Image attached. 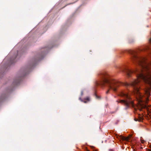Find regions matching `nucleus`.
<instances>
[{
  "instance_id": "nucleus-1",
  "label": "nucleus",
  "mask_w": 151,
  "mask_h": 151,
  "mask_svg": "<svg viewBox=\"0 0 151 151\" xmlns=\"http://www.w3.org/2000/svg\"><path fill=\"white\" fill-rule=\"evenodd\" d=\"M98 76L100 80L96 82V85L104 86L106 84L109 89L114 92L116 91L118 88L121 84L120 82L111 78L106 72H100L98 74Z\"/></svg>"
},
{
  "instance_id": "nucleus-2",
  "label": "nucleus",
  "mask_w": 151,
  "mask_h": 151,
  "mask_svg": "<svg viewBox=\"0 0 151 151\" xmlns=\"http://www.w3.org/2000/svg\"><path fill=\"white\" fill-rule=\"evenodd\" d=\"M118 95L123 98L124 99L117 100V102L124 104L126 106V109L132 107L134 108V109H136L133 101L131 99L129 96L126 92L124 91H122Z\"/></svg>"
},
{
  "instance_id": "nucleus-3",
  "label": "nucleus",
  "mask_w": 151,
  "mask_h": 151,
  "mask_svg": "<svg viewBox=\"0 0 151 151\" xmlns=\"http://www.w3.org/2000/svg\"><path fill=\"white\" fill-rule=\"evenodd\" d=\"M35 64V62L33 64H32L31 65V66H30V67H29V68L25 69L22 72V75L21 76L22 77L25 75H26V74L28 73V71Z\"/></svg>"
},
{
  "instance_id": "nucleus-4",
  "label": "nucleus",
  "mask_w": 151,
  "mask_h": 151,
  "mask_svg": "<svg viewBox=\"0 0 151 151\" xmlns=\"http://www.w3.org/2000/svg\"><path fill=\"white\" fill-rule=\"evenodd\" d=\"M142 119H143L142 117V116H141L140 115H139V117H138V119L135 118L134 119V120L135 121H138L139 122L142 121Z\"/></svg>"
},
{
  "instance_id": "nucleus-5",
  "label": "nucleus",
  "mask_w": 151,
  "mask_h": 151,
  "mask_svg": "<svg viewBox=\"0 0 151 151\" xmlns=\"http://www.w3.org/2000/svg\"><path fill=\"white\" fill-rule=\"evenodd\" d=\"M81 101L84 103H86L90 101V98L89 97H87L83 100H81Z\"/></svg>"
},
{
  "instance_id": "nucleus-6",
  "label": "nucleus",
  "mask_w": 151,
  "mask_h": 151,
  "mask_svg": "<svg viewBox=\"0 0 151 151\" xmlns=\"http://www.w3.org/2000/svg\"><path fill=\"white\" fill-rule=\"evenodd\" d=\"M128 42L129 43H133L134 41V40L132 38H129L128 40Z\"/></svg>"
},
{
  "instance_id": "nucleus-7",
  "label": "nucleus",
  "mask_w": 151,
  "mask_h": 151,
  "mask_svg": "<svg viewBox=\"0 0 151 151\" xmlns=\"http://www.w3.org/2000/svg\"><path fill=\"white\" fill-rule=\"evenodd\" d=\"M120 139L122 140H128L129 139V138L123 136H119Z\"/></svg>"
},
{
  "instance_id": "nucleus-8",
  "label": "nucleus",
  "mask_w": 151,
  "mask_h": 151,
  "mask_svg": "<svg viewBox=\"0 0 151 151\" xmlns=\"http://www.w3.org/2000/svg\"><path fill=\"white\" fill-rule=\"evenodd\" d=\"M6 95L4 94L2 95L1 98V100L0 101H1L2 100H3L6 97Z\"/></svg>"
},
{
  "instance_id": "nucleus-9",
  "label": "nucleus",
  "mask_w": 151,
  "mask_h": 151,
  "mask_svg": "<svg viewBox=\"0 0 151 151\" xmlns=\"http://www.w3.org/2000/svg\"><path fill=\"white\" fill-rule=\"evenodd\" d=\"M20 82V80H18L16 81H14V84H15V85H17Z\"/></svg>"
},
{
  "instance_id": "nucleus-10",
  "label": "nucleus",
  "mask_w": 151,
  "mask_h": 151,
  "mask_svg": "<svg viewBox=\"0 0 151 151\" xmlns=\"http://www.w3.org/2000/svg\"><path fill=\"white\" fill-rule=\"evenodd\" d=\"M43 57V55H41L39 57V58L37 59L36 61L42 59Z\"/></svg>"
},
{
  "instance_id": "nucleus-11",
  "label": "nucleus",
  "mask_w": 151,
  "mask_h": 151,
  "mask_svg": "<svg viewBox=\"0 0 151 151\" xmlns=\"http://www.w3.org/2000/svg\"><path fill=\"white\" fill-rule=\"evenodd\" d=\"M94 95L95 96L96 98L97 99H100V97L98 96L96 93H95Z\"/></svg>"
},
{
  "instance_id": "nucleus-12",
  "label": "nucleus",
  "mask_w": 151,
  "mask_h": 151,
  "mask_svg": "<svg viewBox=\"0 0 151 151\" xmlns=\"http://www.w3.org/2000/svg\"><path fill=\"white\" fill-rule=\"evenodd\" d=\"M69 3L68 4H67V5H65V6H66L67 5H70V4H73V3Z\"/></svg>"
},
{
  "instance_id": "nucleus-13",
  "label": "nucleus",
  "mask_w": 151,
  "mask_h": 151,
  "mask_svg": "<svg viewBox=\"0 0 151 151\" xmlns=\"http://www.w3.org/2000/svg\"><path fill=\"white\" fill-rule=\"evenodd\" d=\"M14 62V61H13V60H12V61H11V63H13Z\"/></svg>"
},
{
  "instance_id": "nucleus-14",
  "label": "nucleus",
  "mask_w": 151,
  "mask_h": 151,
  "mask_svg": "<svg viewBox=\"0 0 151 151\" xmlns=\"http://www.w3.org/2000/svg\"><path fill=\"white\" fill-rule=\"evenodd\" d=\"M109 90H108V91L106 92V94H107V93H108V92H109Z\"/></svg>"
},
{
  "instance_id": "nucleus-15",
  "label": "nucleus",
  "mask_w": 151,
  "mask_h": 151,
  "mask_svg": "<svg viewBox=\"0 0 151 151\" xmlns=\"http://www.w3.org/2000/svg\"><path fill=\"white\" fill-rule=\"evenodd\" d=\"M83 92H81V95H83Z\"/></svg>"
},
{
  "instance_id": "nucleus-16",
  "label": "nucleus",
  "mask_w": 151,
  "mask_h": 151,
  "mask_svg": "<svg viewBox=\"0 0 151 151\" xmlns=\"http://www.w3.org/2000/svg\"><path fill=\"white\" fill-rule=\"evenodd\" d=\"M147 151H151V149L150 150H147Z\"/></svg>"
},
{
  "instance_id": "nucleus-17",
  "label": "nucleus",
  "mask_w": 151,
  "mask_h": 151,
  "mask_svg": "<svg viewBox=\"0 0 151 151\" xmlns=\"http://www.w3.org/2000/svg\"><path fill=\"white\" fill-rule=\"evenodd\" d=\"M142 142V143H143V142Z\"/></svg>"
},
{
  "instance_id": "nucleus-18",
  "label": "nucleus",
  "mask_w": 151,
  "mask_h": 151,
  "mask_svg": "<svg viewBox=\"0 0 151 151\" xmlns=\"http://www.w3.org/2000/svg\"><path fill=\"white\" fill-rule=\"evenodd\" d=\"M17 53H18H18H18V52H17Z\"/></svg>"
}]
</instances>
